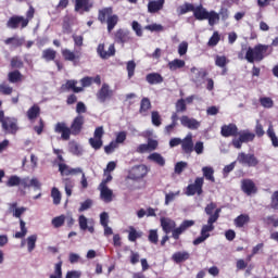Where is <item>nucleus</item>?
Wrapping results in <instances>:
<instances>
[{
	"label": "nucleus",
	"mask_w": 278,
	"mask_h": 278,
	"mask_svg": "<svg viewBox=\"0 0 278 278\" xmlns=\"http://www.w3.org/2000/svg\"><path fill=\"white\" fill-rule=\"evenodd\" d=\"M178 14H188V12H194V4L186 2L185 4L178 7Z\"/></svg>",
	"instance_id": "obj_45"
},
{
	"label": "nucleus",
	"mask_w": 278,
	"mask_h": 278,
	"mask_svg": "<svg viewBox=\"0 0 278 278\" xmlns=\"http://www.w3.org/2000/svg\"><path fill=\"white\" fill-rule=\"evenodd\" d=\"M131 27L136 33V36L142 37V26L140 25V23L134 21Z\"/></svg>",
	"instance_id": "obj_62"
},
{
	"label": "nucleus",
	"mask_w": 278,
	"mask_h": 278,
	"mask_svg": "<svg viewBox=\"0 0 278 278\" xmlns=\"http://www.w3.org/2000/svg\"><path fill=\"white\" fill-rule=\"evenodd\" d=\"M148 110H151V100L143 98L141 100L140 112H148Z\"/></svg>",
	"instance_id": "obj_57"
},
{
	"label": "nucleus",
	"mask_w": 278,
	"mask_h": 278,
	"mask_svg": "<svg viewBox=\"0 0 278 278\" xmlns=\"http://www.w3.org/2000/svg\"><path fill=\"white\" fill-rule=\"evenodd\" d=\"M169 71H178V68H184V66H186V61L181 60V59H175L173 61H170L167 64Z\"/></svg>",
	"instance_id": "obj_36"
},
{
	"label": "nucleus",
	"mask_w": 278,
	"mask_h": 278,
	"mask_svg": "<svg viewBox=\"0 0 278 278\" xmlns=\"http://www.w3.org/2000/svg\"><path fill=\"white\" fill-rule=\"evenodd\" d=\"M68 151L73 155H76L77 157H80V155H84V148L76 141H70L68 142Z\"/></svg>",
	"instance_id": "obj_30"
},
{
	"label": "nucleus",
	"mask_w": 278,
	"mask_h": 278,
	"mask_svg": "<svg viewBox=\"0 0 278 278\" xmlns=\"http://www.w3.org/2000/svg\"><path fill=\"white\" fill-rule=\"evenodd\" d=\"M172 260L176 264H181L182 262H186L187 260H190V253H188L187 251L176 252L172 255Z\"/></svg>",
	"instance_id": "obj_32"
},
{
	"label": "nucleus",
	"mask_w": 278,
	"mask_h": 278,
	"mask_svg": "<svg viewBox=\"0 0 278 278\" xmlns=\"http://www.w3.org/2000/svg\"><path fill=\"white\" fill-rule=\"evenodd\" d=\"M141 233H139L138 231L135 230L134 227L129 228V235H128V240L130 242H136V240H138V238H140Z\"/></svg>",
	"instance_id": "obj_56"
},
{
	"label": "nucleus",
	"mask_w": 278,
	"mask_h": 278,
	"mask_svg": "<svg viewBox=\"0 0 278 278\" xmlns=\"http://www.w3.org/2000/svg\"><path fill=\"white\" fill-rule=\"evenodd\" d=\"M26 116L30 123H34L40 116V106L38 104L30 106L26 112Z\"/></svg>",
	"instance_id": "obj_28"
},
{
	"label": "nucleus",
	"mask_w": 278,
	"mask_h": 278,
	"mask_svg": "<svg viewBox=\"0 0 278 278\" xmlns=\"http://www.w3.org/2000/svg\"><path fill=\"white\" fill-rule=\"evenodd\" d=\"M103 134H105V131L103 130V126H100L96 128L93 132V138L89 139L90 147H92V149H94L96 151H99V149L103 147Z\"/></svg>",
	"instance_id": "obj_9"
},
{
	"label": "nucleus",
	"mask_w": 278,
	"mask_h": 278,
	"mask_svg": "<svg viewBox=\"0 0 278 278\" xmlns=\"http://www.w3.org/2000/svg\"><path fill=\"white\" fill-rule=\"evenodd\" d=\"M241 190L248 195L255 194L257 192V187H255V182L251 179H243L241 181Z\"/></svg>",
	"instance_id": "obj_20"
},
{
	"label": "nucleus",
	"mask_w": 278,
	"mask_h": 278,
	"mask_svg": "<svg viewBox=\"0 0 278 278\" xmlns=\"http://www.w3.org/2000/svg\"><path fill=\"white\" fill-rule=\"evenodd\" d=\"M207 14H210V11L203 4L193 7V16L197 21H207Z\"/></svg>",
	"instance_id": "obj_21"
},
{
	"label": "nucleus",
	"mask_w": 278,
	"mask_h": 278,
	"mask_svg": "<svg viewBox=\"0 0 278 278\" xmlns=\"http://www.w3.org/2000/svg\"><path fill=\"white\" fill-rule=\"evenodd\" d=\"M251 220V217L247 214H241L237 218H235V225L236 227H243L244 225H248V223Z\"/></svg>",
	"instance_id": "obj_41"
},
{
	"label": "nucleus",
	"mask_w": 278,
	"mask_h": 278,
	"mask_svg": "<svg viewBox=\"0 0 278 278\" xmlns=\"http://www.w3.org/2000/svg\"><path fill=\"white\" fill-rule=\"evenodd\" d=\"M65 86L68 90H73V92H83L84 91V87H77L76 80H67Z\"/></svg>",
	"instance_id": "obj_49"
},
{
	"label": "nucleus",
	"mask_w": 278,
	"mask_h": 278,
	"mask_svg": "<svg viewBox=\"0 0 278 278\" xmlns=\"http://www.w3.org/2000/svg\"><path fill=\"white\" fill-rule=\"evenodd\" d=\"M25 225H26L25 220L20 219L21 231H17L15 233V238L21 239V238H25V236H27V227Z\"/></svg>",
	"instance_id": "obj_47"
},
{
	"label": "nucleus",
	"mask_w": 278,
	"mask_h": 278,
	"mask_svg": "<svg viewBox=\"0 0 278 278\" xmlns=\"http://www.w3.org/2000/svg\"><path fill=\"white\" fill-rule=\"evenodd\" d=\"M65 278H81V271L79 270L67 271Z\"/></svg>",
	"instance_id": "obj_64"
},
{
	"label": "nucleus",
	"mask_w": 278,
	"mask_h": 278,
	"mask_svg": "<svg viewBox=\"0 0 278 278\" xmlns=\"http://www.w3.org/2000/svg\"><path fill=\"white\" fill-rule=\"evenodd\" d=\"M219 216H220V208H217L216 211H214V215H211V217H208L207 224L202 226L201 233L203 236H205L206 238H210V232L214 231L215 229L214 223L218 220Z\"/></svg>",
	"instance_id": "obj_8"
},
{
	"label": "nucleus",
	"mask_w": 278,
	"mask_h": 278,
	"mask_svg": "<svg viewBox=\"0 0 278 278\" xmlns=\"http://www.w3.org/2000/svg\"><path fill=\"white\" fill-rule=\"evenodd\" d=\"M62 55H63L64 60H67L68 62H73L75 60V52H73L68 49H63Z\"/></svg>",
	"instance_id": "obj_55"
},
{
	"label": "nucleus",
	"mask_w": 278,
	"mask_h": 278,
	"mask_svg": "<svg viewBox=\"0 0 278 278\" xmlns=\"http://www.w3.org/2000/svg\"><path fill=\"white\" fill-rule=\"evenodd\" d=\"M253 140H255V134L243 130L239 132V138L232 139V147H235V149H242L243 142H253Z\"/></svg>",
	"instance_id": "obj_5"
},
{
	"label": "nucleus",
	"mask_w": 278,
	"mask_h": 278,
	"mask_svg": "<svg viewBox=\"0 0 278 278\" xmlns=\"http://www.w3.org/2000/svg\"><path fill=\"white\" fill-rule=\"evenodd\" d=\"M27 25H29V20L24 18L21 15H13L7 22L8 29H18V27L25 29Z\"/></svg>",
	"instance_id": "obj_6"
},
{
	"label": "nucleus",
	"mask_w": 278,
	"mask_h": 278,
	"mask_svg": "<svg viewBox=\"0 0 278 278\" xmlns=\"http://www.w3.org/2000/svg\"><path fill=\"white\" fill-rule=\"evenodd\" d=\"M218 42H220V35L218 34V31H215L213 36L210 38L207 45L208 47H216Z\"/></svg>",
	"instance_id": "obj_54"
},
{
	"label": "nucleus",
	"mask_w": 278,
	"mask_h": 278,
	"mask_svg": "<svg viewBox=\"0 0 278 278\" xmlns=\"http://www.w3.org/2000/svg\"><path fill=\"white\" fill-rule=\"evenodd\" d=\"M98 55L102 58V60H108V58H112L116 53V49L114 48V45H110L108 51H105V46L103 43H100L98 46Z\"/></svg>",
	"instance_id": "obj_17"
},
{
	"label": "nucleus",
	"mask_w": 278,
	"mask_h": 278,
	"mask_svg": "<svg viewBox=\"0 0 278 278\" xmlns=\"http://www.w3.org/2000/svg\"><path fill=\"white\" fill-rule=\"evenodd\" d=\"M146 81H148V84L151 86H155L157 84H162V81H164V77H162V75L159 73H151L146 76Z\"/></svg>",
	"instance_id": "obj_31"
},
{
	"label": "nucleus",
	"mask_w": 278,
	"mask_h": 278,
	"mask_svg": "<svg viewBox=\"0 0 278 278\" xmlns=\"http://www.w3.org/2000/svg\"><path fill=\"white\" fill-rule=\"evenodd\" d=\"M267 136L270 139L273 147H278V137L277 134H275V127L273 126V123H269Z\"/></svg>",
	"instance_id": "obj_37"
},
{
	"label": "nucleus",
	"mask_w": 278,
	"mask_h": 278,
	"mask_svg": "<svg viewBox=\"0 0 278 278\" xmlns=\"http://www.w3.org/2000/svg\"><path fill=\"white\" fill-rule=\"evenodd\" d=\"M51 223L55 227V229L62 227V225H64V223H65V215H60V216L52 218Z\"/></svg>",
	"instance_id": "obj_52"
},
{
	"label": "nucleus",
	"mask_w": 278,
	"mask_h": 278,
	"mask_svg": "<svg viewBox=\"0 0 278 278\" xmlns=\"http://www.w3.org/2000/svg\"><path fill=\"white\" fill-rule=\"evenodd\" d=\"M55 55H58L55 50L46 49L42 51L41 58L42 60H46V62H53V60H55Z\"/></svg>",
	"instance_id": "obj_38"
},
{
	"label": "nucleus",
	"mask_w": 278,
	"mask_h": 278,
	"mask_svg": "<svg viewBox=\"0 0 278 278\" xmlns=\"http://www.w3.org/2000/svg\"><path fill=\"white\" fill-rule=\"evenodd\" d=\"M179 194H181L180 190H178L176 192L169 191L168 193H166L165 194V205L173 203V201H175V199H177V197H179Z\"/></svg>",
	"instance_id": "obj_46"
},
{
	"label": "nucleus",
	"mask_w": 278,
	"mask_h": 278,
	"mask_svg": "<svg viewBox=\"0 0 278 278\" xmlns=\"http://www.w3.org/2000/svg\"><path fill=\"white\" fill-rule=\"evenodd\" d=\"M84 127V116L78 115L74 118L71 125L72 136H79L81 134V129Z\"/></svg>",
	"instance_id": "obj_18"
},
{
	"label": "nucleus",
	"mask_w": 278,
	"mask_h": 278,
	"mask_svg": "<svg viewBox=\"0 0 278 278\" xmlns=\"http://www.w3.org/2000/svg\"><path fill=\"white\" fill-rule=\"evenodd\" d=\"M186 53H188V43L186 41H182L178 46V54L181 56L186 55Z\"/></svg>",
	"instance_id": "obj_61"
},
{
	"label": "nucleus",
	"mask_w": 278,
	"mask_h": 278,
	"mask_svg": "<svg viewBox=\"0 0 278 278\" xmlns=\"http://www.w3.org/2000/svg\"><path fill=\"white\" fill-rule=\"evenodd\" d=\"M5 186L7 188H16L18 186L25 188L27 186V179L21 178L18 175H12L8 178Z\"/></svg>",
	"instance_id": "obj_15"
},
{
	"label": "nucleus",
	"mask_w": 278,
	"mask_h": 278,
	"mask_svg": "<svg viewBox=\"0 0 278 278\" xmlns=\"http://www.w3.org/2000/svg\"><path fill=\"white\" fill-rule=\"evenodd\" d=\"M270 46L266 45H257L254 48H248L245 53V60L250 62V64H253L254 62H262L264 58H266V51Z\"/></svg>",
	"instance_id": "obj_1"
},
{
	"label": "nucleus",
	"mask_w": 278,
	"mask_h": 278,
	"mask_svg": "<svg viewBox=\"0 0 278 278\" xmlns=\"http://www.w3.org/2000/svg\"><path fill=\"white\" fill-rule=\"evenodd\" d=\"M24 179H26L27 184V186H24V188H40V181L38 180V178L29 179V177H24Z\"/></svg>",
	"instance_id": "obj_50"
},
{
	"label": "nucleus",
	"mask_w": 278,
	"mask_h": 278,
	"mask_svg": "<svg viewBox=\"0 0 278 278\" xmlns=\"http://www.w3.org/2000/svg\"><path fill=\"white\" fill-rule=\"evenodd\" d=\"M51 198L53 199L54 205H60V203L62 202V193L60 192L59 188H52Z\"/></svg>",
	"instance_id": "obj_44"
},
{
	"label": "nucleus",
	"mask_w": 278,
	"mask_h": 278,
	"mask_svg": "<svg viewBox=\"0 0 278 278\" xmlns=\"http://www.w3.org/2000/svg\"><path fill=\"white\" fill-rule=\"evenodd\" d=\"M148 173L149 167H147V165H137L130 169L128 177L134 180L143 179V177H147Z\"/></svg>",
	"instance_id": "obj_10"
},
{
	"label": "nucleus",
	"mask_w": 278,
	"mask_h": 278,
	"mask_svg": "<svg viewBox=\"0 0 278 278\" xmlns=\"http://www.w3.org/2000/svg\"><path fill=\"white\" fill-rule=\"evenodd\" d=\"M220 134L224 138H229L231 136H238V126L236 124H228L222 126Z\"/></svg>",
	"instance_id": "obj_23"
},
{
	"label": "nucleus",
	"mask_w": 278,
	"mask_h": 278,
	"mask_svg": "<svg viewBox=\"0 0 278 278\" xmlns=\"http://www.w3.org/2000/svg\"><path fill=\"white\" fill-rule=\"evenodd\" d=\"M237 162L242 164V166L255 167L260 164V160L255 157V154H247L244 152H240L237 156Z\"/></svg>",
	"instance_id": "obj_7"
},
{
	"label": "nucleus",
	"mask_w": 278,
	"mask_h": 278,
	"mask_svg": "<svg viewBox=\"0 0 278 278\" xmlns=\"http://www.w3.org/2000/svg\"><path fill=\"white\" fill-rule=\"evenodd\" d=\"M180 123L182 127H187V129H191L193 131H195L197 129H199V127H201V122L197 121L193 117H189L188 115L181 116Z\"/></svg>",
	"instance_id": "obj_14"
},
{
	"label": "nucleus",
	"mask_w": 278,
	"mask_h": 278,
	"mask_svg": "<svg viewBox=\"0 0 278 278\" xmlns=\"http://www.w3.org/2000/svg\"><path fill=\"white\" fill-rule=\"evenodd\" d=\"M54 131L55 134H61L62 140H71V134H73L71 128L64 122L56 123L54 126Z\"/></svg>",
	"instance_id": "obj_12"
},
{
	"label": "nucleus",
	"mask_w": 278,
	"mask_h": 278,
	"mask_svg": "<svg viewBox=\"0 0 278 278\" xmlns=\"http://www.w3.org/2000/svg\"><path fill=\"white\" fill-rule=\"evenodd\" d=\"M164 0H150L148 3V12L150 14H155L160 12V10L164 9Z\"/></svg>",
	"instance_id": "obj_25"
},
{
	"label": "nucleus",
	"mask_w": 278,
	"mask_h": 278,
	"mask_svg": "<svg viewBox=\"0 0 278 278\" xmlns=\"http://www.w3.org/2000/svg\"><path fill=\"white\" fill-rule=\"evenodd\" d=\"M63 184H64L66 195L71 197V194H73V188H75V181L71 180V178H65L63 179Z\"/></svg>",
	"instance_id": "obj_42"
},
{
	"label": "nucleus",
	"mask_w": 278,
	"mask_h": 278,
	"mask_svg": "<svg viewBox=\"0 0 278 278\" xmlns=\"http://www.w3.org/2000/svg\"><path fill=\"white\" fill-rule=\"evenodd\" d=\"M96 97L100 103H105L111 97H114V91L110 89V85L103 84Z\"/></svg>",
	"instance_id": "obj_11"
},
{
	"label": "nucleus",
	"mask_w": 278,
	"mask_h": 278,
	"mask_svg": "<svg viewBox=\"0 0 278 278\" xmlns=\"http://www.w3.org/2000/svg\"><path fill=\"white\" fill-rule=\"evenodd\" d=\"M0 123L4 134L14 135L18 131V119L14 117H5L3 111H0Z\"/></svg>",
	"instance_id": "obj_3"
},
{
	"label": "nucleus",
	"mask_w": 278,
	"mask_h": 278,
	"mask_svg": "<svg viewBox=\"0 0 278 278\" xmlns=\"http://www.w3.org/2000/svg\"><path fill=\"white\" fill-rule=\"evenodd\" d=\"M129 40H131V38L129 37L128 30L119 29L115 33V42L125 45V42H129Z\"/></svg>",
	"instance_id": "obj_29"
},
{
	"label": "nucleus",
	"mask_w": 278,
	"mask_h": 278,
	"mask_svg": "<svg viewBox=\"0 0 278 278\" xmlns=\"http://www.w3.org/2000/svg\"><path fill=\"white\" fill-rule=\"evenodd\" d=\"M202 173H203V179H207V181H216V178H214V167L212 166H204L202 167Z\"/></svg>",
	"instance_id": "obj_34"
},
{
	"label": "nucleus",
	"mask_w": 278,
	"mask_h": 278,
	"mask_svg": "<svg viewBox=\"0 0 278 278\" xmlns=\"http://www.w3.org/2000/svg\"><path fill=\"white\" fill-rule=\"evenodd\" d=\"M204 184H205V178L197 177L193 184H190L187 186L185 194L187 197H194V194H198V197H201V194H203Z\"/></svg>",
	"instance_id": "obj_4"
},
{
	"label": "nucleus",
	"mask_w": 278,
	"mask_h": 278,
	"mask_svg": "<svg viewBox=\"0 0 278 278\" xmlns=\"http://www.w3.org/2000/svg\"><path fill=\"white\" fill-rule=\"evenodd\" d=\"M10 84H18V81H23V74L18 71H13L8 75Z\"/></svg>",
	"instance_id": "obj_40"
},
{
	"label": "nucleus",
	"mask_w": 278,
	"mask_h": 278,
	"mask_svg": "<svg viewBox=\"0 0 278 278\" xmlns=\"http://www.w3.org/2000/svg\"><path fill=\"white\" fill-rule=\"evenodd\" d=\"M206 21H208V25L211 27H214L220 21V14H218L216 11H211L207 14Z\"/></svg>",
	"instance_id": "obj_39"
},
{
	"label": "nucleus",
	"mask_w": 278,
	"mask_h": 278,
	"mask_svg": "<svg viewBox=\"0 0 278 278\" xmlns=\"http://www.w3.org/2000/svg\"><path fill=\"white\" fill-rule=\"evenodd\" d=\"M152 125H154V127H160V125H162V116H160V113L157 111H153L152 115Z\"/></svg>",
	"instance_id": "obj_51"
},
{
	"label": "nucleus",
	"mask_w": 278,
	"mask_h": 278,
	"mask_svg": "<svg viewBox=\"0 0 278 278\" xmlns=\"http://www.w3.org/2000/svg\"><path fill=\"white\" fill-rule=\"evenodd\" d=\"M186 100L180 99L176 102V112H186Z\"/></svg>",
	"instance_id": "obj_63"
},
{
	"label": "nucleus",
	"mask_w": 278,
	"mask_h": 278,
	"mask_svg": "<svg viewBox=\"0 0 278 278\" xmlns=\"http://www.w3.org/2000/svg\"><path fill=\"white\" fill-rule=\"evenodd\" d=\"M126 68H127V72H128V77H129V79H131V77H132V75H134V73L136 71V62L128 61Z\"/></svg>",
	"instance_id": "obj_59"
},
{
	"label": "nucleus",
	"mask_w": 278,
	"mask_h": 278,
	"mask_svg": "<svg viewBox=\"0 0 278 278\" xmlns=\"http://www.w3.org/2000/svg\"><path fill=\"white\" fill-rule=\"evenodd\" d=\"M99 190L100 199H102L104 203H112L114 199V191H112L108 186H104V184H100Z\"/></svg>",
	"instance_id": "obj_16"
},
{
	"label": "nucleus",
	"mask_w": 278,
	"mask_h": 278,
	"mask_svg": "<svg viewBox=\"0 0 278 278\" xmlns=\"http://www.w3.org/2000/svg\"><path fill=\"white\" fill-rule=\"evenodd\" d=\"M90 8H92L90 0H76L75 2V11L80 14H84V12H90Z\"/></svg>",
	"instance_id": "obj_24"
},
{
	"label": "nucleus",
	"mask_w": 278,
	"mask_h": 278,
	"mask_svg": "<svg viewBox=\"0 0 278 278\" xmlns=\"http://www.w3.org/2000/svg\"><path fill=\"white\" fill-rule=\"evenodd\" d=\"M78 225L81 231L88 230L89 233H94V219H88L85 215L78 217Z\"/></svg>",
	"instance_id": "obj_13"
},
{
	"label": "nucleus",
	"mask_w": 278,
	"mask_h": 278,
	"mask_svg": "<svg viewBox=\"0 0 278 278\" xmlns=\"http://www.w3.org/2000/svg\"><path fill=\"white\" fill-rule=\"evenodd\" d=\"M148 160L150 162H154V164H157L159 166H165L166 164V160L164 159V156H162V154L157 152H154L148 155Z\"/></svg>",
	"instance_id": "obj_33"
},
{
	"label": "nucleus",
	"mask_w": 278,
	"mask_h": 278,
	"mask_svg": "<svg viewBox=\"0 0 278 278\" xmlns=\"http://www.w3.org/2000/svg\"><path fill=\"white\" fill-rule=\"evenodd\" d=\"M4 45L12 47L13 49H18V47H23L25 45V37H18L17 35L7 38L4 40Z\"/></svg>",
	"instance_id": "obj_22"
},
{
	"label": "nucleus",
	"mask_w": 278,
	"mask_h": 278,
	"mask_svg": "<svg viewBox=\"0 0 278 278\" xmlns=\"http://www.w3.org/2000/svg\"><path fill=\"white\" fill-rule=\"evenodd\" d=\"M181 149L185 153H192L194 151V143L192 142V134L186 136L181 141Z\"/></svg>",
	"instance_id": "obj_27"
},
{
	"label": "nucleus",
	"mask_w": 278,
	"mask_h": 278,
	"mask_svg": "<svg viewBox=\"0 0 278 278\" xmlns=\"http://www.w3.org/2000/svg\"><path fill=\"white\" fill-rule=\"evenodd\" d=\"M16 203H12L10 205V212H12L14 218H21V216H23V214H25V212H27V207H17Z\"/></svg>",
	"instance_id": "obj_35"
},
{
	"label": "nucleus",
	"mask_w": 278,
	"mask_h": 278,
	"mask_svg": "<svg viewBox=\"0 0 278 278\" xmlns=\"http://www.w3.org/2000/svg\"><path fill=\"white\" fill-rule=\"evenodd\" d=\"M71 169L72 168L64 163L59 164V170H60L61 175H66V176L71 175Z\"/></svg>",
	"instance_id": "obj_60"
},
{
	"label": "nucleus",
	"mask_w": 278,
	"mask_h": 278,
	"mask_svg": "<svg viewBox=\"0 0 278 278\" xmlns=\"http://www.w3.org/2000/svg\"><path fill=\"white\" fill-rule=\"evenodd\" d=\"M148 31H164V26L161 24H150L144 27Z\"/></svg>",
	"instance_id": "obj_58"
},
{
	"label": "nucleus",
	"mask_w": 278,
	"mask_h": 278,
	"mask_svg": "<svg viewBox=\"0 0 278 278\" xmlns=\"http://www.w3.org/2000/svg\"><path fill=\"white\" fill-rule=\"evenodd\" d=\"M205 77H207V71L197 67L191 68V78L194 84H201Z\"/></svg>",
	"instance_id": "obj_19"
},
{
	"label": "nucleus",
	"mask_w": 278,
	"mask_h": 278,
	"mask_svg": "<svg viewBox=\"0 0 278 278\" xmlns=\"http://www.w3.org/2000/svg\"><path fill=\"white\" fill-rule=\"evenodd\" d=\"M228 63H229V60H227V56H225V55H216V58H215V64H216L219 68H225Z\"/></svg>",
	"instance_id": "obj_48"
},
{
	"label": "nucleus",
	"mask_w": 278,
	"mask_h": 278,
	"mask_svg": "<svg viewBox=\"0 0 278 278\" xmlns=\"http://www.w3.org/2000/svg\"><path fill=\"white\" fill-rule=\"evenodd\" d=\"M112 8H105L99 11L98 20L100 23H108V31L111 33L118 24V15H112Z\"/></svg>",
	"instance_id": "obj_2"
},
{
	"label": "nucleus",
	"mask_w": 278,
	"mask_h": 278,
	"mask_svg": "<svg viewBox=\"0 0 278 278\" xmlns=\"http://www.w3.org/2000/svg\"><path fill=\"white\" fill-rule=\"evenodd\" d=\"M50 278H62V262L54 265V273L50 275Z\"/></svg>",
	"instance_id": "obj_53"
},
{
	"label": "nucleus",
	"mask_w": 278,
	"mask_h": 278,
	"mask_svg": "<svg viewBox=\"0 0 278 278\" xmlns=\"http://www.w3.org/2000/svg\"><path fill=\"white\" fill-rule=\"evenodd\" d=\"M161 227H162L163 231H165V233H170V231L173 232L175 227H177V224L175 223V220H173L168 217H162L161 218Z\"/></svg>",
	"instance_id": "obj_26"
},
{
	"label": "nucleus",
	"mask_w": 278,
	"mask_h": 278,
	"mask_svg": "<svg viewBox=\"0 0 278 278\" xmlns=\"http://www.w3.org/2000/svg\"><path fill=\"white\" fill-rule=\"evenodd\" d=\"M37 241H38V236L37 235H31L26 239L28 253H31V251H34V249H36V242Z\"/></svg>",
	"instance_id": "obj_43"
}]
</instances>
